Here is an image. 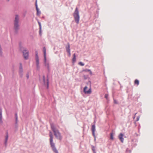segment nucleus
<instances>
[{
  "mask_svg": "<svg viewBox=\"0 0 153 153\" xmlns=\"http://www.w3.org/2000/svg\"><path fill=\"white\" fill-rule=\"evenodd\" d=\"M76 61V57L75 54L74 53L73 54V58L72 59V61L73 62H74Z\"/></svg>",
  "mask_w": 153,
  "mask_h": 153,
  "instance_id": "obj_12",
  "label": "nucleus"
},
{
  "mask_svg": "<svg viewBox=\"0 0 153 153\" xmlns=\"http://www.w3.org/2000/svg\"><path fill=\"white\" fill-rule=\"evenodd\" d=\"M134 83L135 84H136L137 86L138 85L139 83V80L137 79H135L134 81Z\"/></svg>",
  "mask_w": 153,
  "mask_h": 153,
  "instance_id": "obj_14",
  "label": "nucleus"
},
{
  "mask_svg": "<svg viewBox=\"0 0 153 153\" xmlns=\"http://www.w3.org/2000/svg\"><path fill=\"white\" fill-rule=\"evenodd\" d=\"M110 139L111 140H113L114 139L113 136L114 134L113 133H111L110 134Z\"/></svg>",
  "mask_w": 153,
  "mask_h": 153,
  "instance_id": "obj_13",
  "label": "nucleus"
},
{
  "mask_svg": "<svg viewBox=\"0 0 153 153\" xmlns=\"http://www.w3.org/2000/svg\"><path fill=\"white\" fill-rule=\"evenodd\" d=\"M51 127L56 137L58 139L61 140L62 137L59 130L56 129L54 126H51Z\"/></svg>",
  "mask_w": 153,
  "mask_h": 153,
  "instance_id": "obj_2",
  "label": "nucleus"
},
{
  "mask_svg": "<svg viewBox=\"0 0 153 153\" xmlns=\"http://www.w3.org/2000/svg\"><path fill=\"white\" fill-rule=\"evenodd\" d=\"M73 16L77 24H78L79 20V11L77 7H76L75 9V11L73 14Z\"/></svg>",
  "mask_w": 153,
  "mask_h": 153,
  "instance_id": "obj_3",
  "label": "nucleus"
},
{
  "mask_svg": "<svg viewBox=\"0 0 153 153\" xmlns=\"http://www.w3.org/2000/svg\"><path fill=\"white\" fill-rule=\"evenodd\" d=\"M68 53L69 56H71V53H70H70Z\"/></svg>",
  "mask_w": 153,
  "mask_h": 153,
  "instance_id": "obj_28",
  "label": "nucleus"
},
{
  "mask_svg": "<svg viewBox=\"0 0 153 153\" xmlns=\"http://www.w3.org/2000/svg\"><path fill=\"white\" fill-rule=\"evenodd\" d=\"M43 51L44 53V62L45 64V65L47 66L48 67V64H47L46 63V50L45 47L43 48Z\"/></svg>",
  "mask_w": 153,
  "mask_h": 153,
  "instance_id": "obj_4",
  "label": "nucleus"
},
{
  "mask_svg": "<svg viewBox=\"0 0 153 153\" xmlns=\"http://www.w3.org/2000/svg\"><path fill=\"white\" fill-rule=\"evenodd\" d=\"M38 23H39V27H40V29H41V23L39 22H38Z\"/></svg>",
  "mask_w": 153,
  "mask_h": 153,
  "instance_id": "obj_24",
  "label": "nucleus"
},
{
  "mask_svg": "<svg viewBox=\"0 0 153 153\" xmlns=\"http://www.w3.org/2000/svg\"><path fill=\"white\" fill-rule=\"evenodd\" d=\"M92 134H93V136H94V137H95V131H92Z\"/></svg>",
  "mask_w": 153,
  "mask_h": 153,
  "instance_id": "obj_25",
  "label": "nucleus"
},
{
  "mask_svg": "<svg viewBox=\"0 0 153 153\" xmlns=\"http://www.w3.org/2000/svg\"><path fill=\"white\" fill-rule=\"evenodd\" d=\"M49 136L50 137V143H53V136L52 132L50 131L49 133Z\"/></svg>",
  "mask_w": 153,
  "mask_h": 153,
  "instance_id": "obj_9",
  "label": "nucleus"
},
{
  "mask_svg": "<svg viewBox=\"0 0 153 153\" xmlns=\"http://www.w3.org/2000/svg\"><path fill=\"white\" fill-rule=\"evenodd\" d=\"M91 130L92 131H95V125H93L92 126Z\"/></svg>",
  "mask_w": 153,
  "mask_h": 153,
  "instance_id": "obj_15",
  "label": "nucleus"
},
{
  "mask_svg": "<svg viewBox=\"0 0 153 153\" xmlns=\"http://www.w3.org/2000/svg\"><path fill=\"white\" fill-rule=\"evenodd\" d=\"M108 94H105V98L106 99H107L108 98Z\"/></svg>",
  "mask_w": 153,
  "mask_h": 153,
  "instance_id": "obj_21",
  "label": "nucleus"
},
{
  "mask_svg": "<svg viewBox=\"0 0 153 153\" xmlns=\"http://www.w3.org/2000/svg\"><path fill=\"white\" fill-rule=\"evenodd\" d=\"M36 9L37 11V14L38 15L39 13V12H38V9L37 7V1H36Z\"/></svg>",
  "mask_w": 153,
  "mask_h": 153,
  "instance_id": "obj_18",
  "label": "nucleus"
},
{
  "mask_svg": "<svg viewBox=\"0 0 153 153\" xmlns=\"http://www.w3.org/2000/svg\"><path fill=\"white\" fill-rule=\"evenodd\" d=\"M19 71H20L21 72H22V68L21 64H20V66L19 67Z\"/></svg>",
  "mask_w": 153,
  "mask_h": 153,
  "instance_id": "obj_16",
  "label": "nucleus"
},
{
  "mask_svg": "<svg viewBox=\"0 0 153 153\" xmlns=\"http://www.w3.org/2000/svg\"><path fill=\"white\" fill-rule=\"evenodd\" d=\"M47 81H48V80H47ZM49 86V82L48 81H47V88H48Z\"/></svg>",
  "mask_w": 153,
  "mask_h": 153,
  "instance_id": "obj_23",
  "label": "nucleus"
},
{
  "mask_svg": "<svg viewBox=\"0 0 153 153\" xmlns=\"http://www.w3.org/2000/svg\"><path fill=\"white\" fill-rule=\"evenodd\" d=\"M89 72L90 74L91 75H92V72L90 70V71H89Z\"/></svg>",
  "mask_w": 153,
  "mask_h": 153,
  "instance_id": "obj_27",
  "label": "nucleus"
},
{
  "mask_svg": "<svg viewBox=\"0 0 153 153\" xmlns=\"http://www.w3.org/2000/svg\"><path fill=\"white\" fill-rule=\"evenodd\" d=\"M51 147L52 149L53 150L55 153H58V150L56 148L54 143H50Z\"/></svg>",
  "mask_w": 153,
  "mask_h": 153,
  "instance_id": "obj_6",
  "label": "nucleus"
},
{
  "mask_svg": "<svg viewBox=\"0 0 153 153\" xmlns=\"http://www.w3.org/2000/svg\"><path fill=\"white\" fill-rule=\"evenodd\" d=\"M17 117H16V120H17Z\"/></svg>",
  "mask_w": 153,
  "mask_h": 153,
  "instance_id": "obj_29",
  "label": "nucleus"
},
{
  "mask_svg": "<svg viewBox=\"0 0 153 153\" xmlns=\"http://www.w3.org/2000/svg\"><path fill=\"white\" fill-rule=\"evenodd\" d=\"M8 138V135L7 134V135L6 137L5 138V143H6L7 142V140Z\"/></svg>",
  "mask_w": 153,
  "mask_h": 153,
  "instance_id": "obj_17",
  "label": "nucleus"
},
{
  "mask_svg": "<svg viewBox=\"0 0 153 153\" xmlns=\"http://www.w3.org/2000/svg\"><path fill=\"white\" fill-rule=\"evenodd\" d=\"M36 65L37 67H38L39 64V57L38 55V53L37 51L36 52Z\"/></svg>",
  "mask_w": 153,
  "mask_h": 153,
  "instance_id": "obj_7",
  "label": "nucleus"
},
{
  "mask_svg": "<svg viewBox=\"0 0 153 153\" xmlns=\"http://www.w3.org/2000/svg\"><path fill=\"white\" fill-rule=\"evenodd\" d=\"M84 76V77H85V76Z\"/></svg>",
  "mask_w": 153,
  "mask_h": 153,
  "instance_id": "obj_30",
  "label": "nucleus"
},
{
  "mask_svg": "<svg viewBox=\"0 0 153 153\" xmlns=\"http://www.w3.org/2000/svg\"><path fill=\"white\" fill-rule=\"evenodd\" d=\"M114 103H115V104H117V101L116 100H114Z\"/></svg>",
  "mask_w": 153,
  "mask_h": 153,
  "instance_id": "obj_26",
  "label": "nucleus"
},
{
  "mask_svg": "<svg viewBox=\"0 0 153 153\" xmlns=\"http://www.w3.org/2000/svg\"><path fill=\"white\" fill-rule=\"evenodd\" d=\"M89 71H90V70L88 69H85V70H83V71H86V72H87V71H88L89 72Z\"/></svg>",
  "mask_w": 153,
  "mask_h": 153,
  "instance_id": "obj_20",
  "label": "nucleus"
},
{
  "mask_svg": "<svg viewBox=\"0 0 153 153\" xmlns=\"http://www.w3.org/2000/svg\"><path fill=\"white\" fill-rule=\"evenodd\" d=\"M79 64L82 66H83L84 65V64L82 62H80L79 63Z\"/></svg>",
  "mask_w": 153,
  "mask_h": 153,
  "instance_id": "obj_19",
  "label": "nucleus"
},
{
  "mask_svg": "<svg viewBox=\"0 0 153 153\" xmlns=\"http://www.w3.org/2000/svg\"><path fill=\"white\" fill-rule=\"evenodd\" d=\"M2 118V112H0V119L1 120Z\"/></svg>",
  "mask_w": 153,
  "mask_h": 153,
  "instance_id": "obj_22",
  "label": "nucleus"
},
{
  "mask_svg": "<svg viewBox=\"0 0 153 153\" xmlns=\"http://www.w3.org/2000/svg\"><path fill=\"white\" fill-rule=\"evenodd\" d=\"M68 46L66 47V51L68 53H70V46L69 43H68Z\"/></svg>",
  "mask_w": 153,
  "mask_h": 153,
  "instance_id": "obj_11",
  "label": "nucleus"
},
{
  "mask_svg": "<svg viewBox=\"0 0 153 153\" xmlns=\"http://www.w3.org/2000/svg\"><path fill=\"white\" fill-rule=\"evenodd\" d=\"M19 16L18 15H16L15 16L14 22V29L16 32H17L19 29Z\"/></svg>",
  "mask_w": 153,
  "mask_h": 153,
  "instance_id": "obj_1",
  "label": "nucleus"
},
{
  "mask_svg": "<svg viewBox=\"0 0 153 153\" xmlns=\"http://www.w3.org/2000/svg\"><path fill=\"white\" fill-rule=\"evenodd\" d=\"M123 134L122 133L120 134L119 136V138L122 143H123L124 139L123 138Z\"/></svg>",
  "mask_w": 153,
  "mask_h": 153,
  "instance_id": "obj_10",
  "label": "nucleus"
},
{
  "mask_svg": "<svg viewBox=\"0 0 153 153\" xmlns=\"http://www.w3.org/2000/svg\"><path fill=\"white\" fill-rule=\"evenodd\" d=\"M87 86H85L84 88V91L85 93V94H90L91 92V90L89 89L87 91Z\"/></svg>",
  "mask_w": 153,
  "mask_h": 153,
  "instance_id": "obj_8",
  "label": "nucleus"
},
{
  "mask_svg": "<svg viewBox=\"0 0 153 153\" xmlns=\"http://www.w3.org/2000/svg\"><path fill=\"white\" fill-rule=\"evenodd\" d=\"M23 53L24 58L26 59H27L29 56L28 51L26 50H24Z\"/></svg>",
  "mask_w": 153,
  "mask_h": 153,
  "instance_id": "obj_5",
  "label": "nucleus"
}]
</instances>
